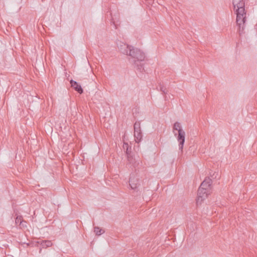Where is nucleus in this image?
<instances>
[{
    "label": "nucleus",
    "mask_w": 257,
    "mask_h": 257,
    "mask_svg": "<svg viewBox=\"0 0 257 257\" xmlns=\"http://www.w3.org/2000/svg\"><path fill=\"white\" fill-rule=\"evenodd\" d=\"M128 56L134 59L135 65L138 67V69L141 71L143 65L142 64L139 65L138 62H141L145 60L146 56L144 53L140 49L133 46L131 47Z\"/></svg>",
    "instance_id": "f257e3e1"
},
{
    "label": "nucleus",
    "mask_w": 257,
    "mask_h": 257,
    "mask_svg": "<svg viewBox=\"0 0 257 257\" xmlns=\"http://www.w3.org/2000/svg\"><path fill=\"white\" fill-rule=\"evenodd\" d=\"M173 132L179 143V149L182 150L185 142V132L182 130L180 123L176 122L174 124Z\"/></svg>",
    "instance_id": "f03ea898"
},
{
    "label": "nucleus",
    "mask_w": 257,
    "mask_h": 257,
    "mask_svg": "<svg viewBox=\"0 0 257 257\" xmlns=\"http://www.w3.org/2000/svg\"><path fill=\"white\" fill-rule=\"evenodd\" d=\"M236 25L238 27V33L239 35H241L244 34V29L245 27V22L246 21V13H243L240 12H236Z\"/></svg>",
    "instance_id": "7ed1b4c3"
},
{
    "label": "nucleus",
    "mask_w": 257,
    "mask_h": 257,
    "mask_svg": "<svg viewBox=\"0 0 257 257\" xmlns=\"http://www.w3.org/2000/svg\"><path fill=\"white\" fill-rule=\"evenodd\" d=\"M210 194V191L199 188L198 190L197 198L196 199L197 205L201 204Z\"/></svg>",
    "instance_id": "20e7f679"
},
{
    "label": "nucleus",
    "mask_w": 257,
    "mask_h": 257,
    "mask_svg": "<svg viewBox=\"0 0 257 257\" xmlns=\"http://www.w3.org/2000/svg\"><path fill=\"white\" fill-rule=\"evenodd\" d=\"M233 5L234 9L236 10V12L243 13L245 12L244 3L242 0H233Z\"/></svg>",
    "instance_id": "39448f33"
},
{
    "label": "nucleus",
    "mask_w": 257,
    "mask_h": 257,
    "mask_svg": "<svg viewBox=\"0 0 257 257\" xmlns=\"http://www.w3.org/2000/svg\"><path fill=\"white\" fill-rule=\"evenodd\" d=\"M117 46L121 53L128 56L131 47H133L121 42L117 44Z\"/></svg>",
    "instance_id": "423d86ee"
},
{
    "label": "nucleus",
    "mask_w": 257,
    "mask_h": 257,
    "mask_svg": "<svg viewBox=\"0 0 257 257\" xmlns=\"http://www.w3.org/2000/svg\"><path fill=\"white\" fill-rule=\"evenodd\" d=\"M212 183V180L209 178L207 177L202 182L199 188L210 191Z\"/></svg>",
    "instance_id": "0eeeda50"
},
{
    "label": "nucleus",
    "mask_w": 257,
    "mask_h": 257,
    "mask_svg": "<svg viewBox=\"0 0 257 257\" xmlns=\"http://www.w3.org/2000/svg\"><path fill=\"white\" fill-rule=\"evenodd\" d=\"M129 184L132 189L135 190L138 188L139 179L134 174L131 175L130 178Z\"/></svg>",
    "instance_id": "6e6552de"
},
{
    "label": "nucleus",
    "mask_w": 257,
    "mask_h": 257,
    "mask_svg": "<svg viewBox=\"0 0 257 257\" xmlns=\"http://www.w3.org/2000/svg\"><path fill=\"white\" fill-rule=\"evenodd\" d=\"M71 86L73 87L75 91H77L79 93L82 94L83 92V89L81 85H79L78 83L73 80H71L70 81Z\"/></svg>",
    "instance_id": "1a4fd4ad"
},
{
    "label": "nucleus",
    "mask_w": 257,
    "mask_h": 257,
    "mask_svg": "<svg viewBox=\"0 0 257 257\" xmlns=\"http://www.w3.org/2000/svg\"><path fill=\"white\" fill-rule=\"evenodd\" d=\"M127 161L134 168L139 166L140 162L142 163L140 160H136V159L132 156H127Z\"/></svg>",
    "instance_id": "9d476101"
},
{
    "label": "nucleus",
    "mask_w": 257,
    "mask_h": 257,
    "mask_svg": "<svg viewBox=\"0 0 257 257\" xmlns=\"http://www.w3.org/2000/svg\"><path fill=\"white\" fill-rule=\"evenodd\" d=\"M134 137L136 139V142L137 143H139L142 139V131L134 132Z\"/></svg>",
    "instance_id": "9b49d317"
},
{
    "label": "nucleus",
    "mask_w": 257,
    "mask_h": 257,
    "mask_svg": "<svg viewBox=\"0 0 257 257\" xmlns=\"http://www.w3.org/2000/svg\"><path fill=\"white\" fill-rule=\"evenodd\" d=\"M52 244V242L50 240H43L41 242V245L45 248L51 246Z\"/></svg>",
    "instance_id": "f8f14e48"
},
{
    "label": "nucleus",
    "mask_w": 257,
    "mask_h": 257,
    "mask_svg": "<svg viewBox=\"0 0 257 257\" xmlns=\"http://www.w3.org/2000/svg\"><path fill=\"white\" fill-rule=\"evenodd\" d=\"M94 231L97 235H100L104 233V230L100 228L99 227L95 226L94 227Z\"/></svg>",
    "instance_id": "ddd939ff"
},
{
    "label": "nucleus",
    "mask_w": 257,
    "mask_h": 257,
    "mask_svg": "<svg viewBox=\"0 0 257 257\" xmlns=\"http://www.w3.org/2000/svg\"><path fill=\"white\" fill-rule=\"evenodd\" d=\"M16 223L19 225H23V222L26 223V221L23 219L22 216H17L15 220Z\"/></svg>",
    "instance_id": "4468645a"
},
{
    "label": "nucleus",
    "mask_w": 257,
    "mask_h": 257,
    "mask_svg": "<svg viewBox=\"0 0 257 257\" xmlns=\"http://www.w3.org/2000/svg\"><path fill=\"white\" fill-rule=\"evenodd\" d=\"M134 132L141 131V124L139 121H136L134 124Z\"/></svg>",
    "instance_id": "2eb2a0df"
},
{
    "label": "nucleus",
    "mask_w": 257,
    "mask_h": 257,
    "mask_svg": "<svg viewBox=\"0 0 257 257\" xmlns=\"http://www.w3.org/2000/svg\"><path fill=\"white\" fill-rule=\"evenodd\" d=\"M160 90L164 94H166L167 93V90L166 87L161 84L160 85Z\"/></svg>",
    "instance_id": "dca6fc26"
},
{
    "label": "nucleus",
    "mask_w": 257,
    "mask_h": 257,
    "mask_svg": "<svg viewBox=\"0 0 257 257\" xmlns=\"http://www.w3.org/2000/svg\"><path fill=\"white\" fill-rule=\"evenodd\" d=\"M131 148L129 149L128 147H127L126 149V153L127 155V156H131Z\"/></svg>",
    "instance_id": "f3484780"
},
{
    "label": "nucleus",
    "mask_w": 257,
    "mask_h": 257,
    "mask_svg": "<svg viewBox=\"0 0 257 257\" xmlns=\"http://www.w3.org/2000/svg\"><path fill=\"white\" fill-rule=\"evenodd\" d=\"M125 147H126V148H127V147H128V144H127V143H124V144H123V148L124 149H125Z\"/></svg>",
    "instance_id": "a211bd4d"
},
{
    "label": "nucleus",
    "mask_w": 257,
    "mask_h": 257,
    "mask_svg": "<svg viewBox=\"0 0 257 257\" xmlns=\"http://www.w3.org/2000/svg\"><path fill=\"white\" fill-rule=\"evenodd\" d=\"M26 222L25 223V222H23V225H20L21 226V227H26L27 225H26Z\"/></svg>",
    "instance_id": "6ab92c4d"
}]
</instances>
